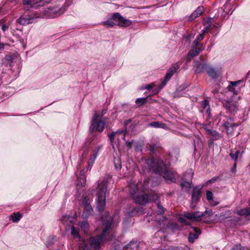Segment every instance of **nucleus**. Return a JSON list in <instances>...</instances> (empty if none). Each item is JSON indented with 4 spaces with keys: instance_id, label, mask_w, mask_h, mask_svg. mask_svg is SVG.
<instances>
[{
    "instance_id": "393cba45",
    "label": "nucleus",
    "mask_w": 250,
    "mask_h": 250,
    "mask_svg": "<svg viewBox=\"0 0 250 250\" xmlns=\"http://www.w3.org/2000/svg\"><path fill=\"white\" fill-rule=\"evenodd\" d=\"M207 72L208 75L212 78H217L218 76L217 72L214 70V69L210 67H208Z\"/></svg>"
},
{
    "instance_id": "6e6d98bb",
    "label": "nucleus",
    "mask_w": 250,
    "mask_h": 250,
    "mask_svg": "<svg viewBox=\"0 0 250 250\" xmlns=\"http://www.w3.org/2000/svg\"><path fill=\"white\" fill-rule=\"evenodd\" d=\"M126 145L129 148H131V143H130V142H126Z\"/></svg>"
},
{
    "instance_id": "1a4fd4ad",
    "label": "nucleus",
    "mask_w": 250,
    "mask_h": 250,
    "mask_svg": "<svg viewBox=\"0 0 250 250\" xmlns=\"http://www.w3.org/2000/svg\"><path fill=\"white\" fill-rule=\"evenodd\" d=\"M238 125L234 123L231 119L228 120L224 124V126L228 133L234 135H237V132H234V130L237 127Z\"/></svg>"
},
{
    "instance_id": "de8ad7c7",
    "label": "nucleus",
    "mask_w": 250,
    "mask_h": 250,
    "mask_svg": "<svg viewBox=\"0 0 250 250\" xmlns=\"http://www.w3.org/2000/svg\"><path fill=\"white\" fill-rule=\"evenodd\" d=\"M202 128L204 129L207 131V132H208V130H210L211 128H209L208 127V125L206 124H203L202 126Z\"/></svg>"
},
{
    "instance_id": "20e7f679",
    "label": "nucleus",
    "mask_w": 250,
    "mask_h": 250,
    "mask_svg": "<svg viewBox=\"0 0 250 250\" xmlns=\"http://www.w3.org/2000/svg\"><path fill=\"white\" fill-rule=\"evenodd\" d=\"M105 125L104 121H101L99 115L97 113H95L93 117L90 130L91 132L94 130L102 132L104 128Z\"/></svg>"
},
{
    "instance_id": "a18cd8bd",
    "label": "nucleus",
    "mask_w": 250,
    "mask_h": 250,
    "mask_svg": "<svg viewBox=\"0 0 250 250\" xmlns=\"http://www.w3.org/2000/svg\"><path fill=\"white\" fill-rule=\"evenodd\" d=\"M117 132H113L111 134H110L109 135V139L110 140V141L111 142H112L114 140V137H115V134H116Z\"/></svg>"
},
{
    "instance_id": "09e8293b",
    "label": "nucleus",
    "mask_w": 250,
    "mask_h": 250,
    "mask_svg": "<svg viewBox=\"0 0 250 250\" xmlns=\"http://www.w3.org/2000/svg\"><path fill=\"white\" fill-rule=\"evenodd\" d=\"M11 219L13 222H16V213L14 212L11 216Z\"/></svg>"
},
{
    "instance_id": "bb28decb",
    "label": "nucleus",
    "mask_w": 250,
    "mask_h": 250,
    "mask_svg": "<svg viewBox=\"0 0 250 250\" xmlns=\"http://www.w3.org/2000/svg\"><path fill=\"white\" fill-rule=\"evenodd\" d=\"M156 205H157V208H158V212L159 214H162L164 213L165 212V209L163 207V206L160 204V202H159V201L158 200V198L157 199V200L156 201H154Z\"/></svg>"
},
{
    "instance_id": "412c9836",
    "label": "nucleus",
    "mask_w": 250,
    "mask_h": 250,
    "mask_svg": "<svg viewBox=\"0 0 250 250\" xmlns=\"http://www.w3.org/2000/svg\"><path fill=\"white\" fill-rule=\"evenodd\" d=\"M238 214L245 216L247 219L250 220V210L248 208H243L238 211Z\"/></svg>"
},
{
    "instance_id": "49530a36",
    "label": "nucleus",
    "mask_w": 250,
    "mask_h": 250,
    "mask_svg": "<svg viewBox=\"0 0 250 250\" xmlns=\"http://www.w3.org/2000/svg\"><path fill=\"white\" fill-rule=\"evenodd\" d=\"M228 88L229 91L233 92L234 93L236 94V93H235V89H234L233 86L230 85L228 86Z\"/></svg>"
},
{
    "instance_id": "f03ea898",
    "label": "nucleus",
    "mask_w": 250,
    "mask_h": 250,
    "mask_svg": "<svg viewBox=\"0 0 250 250\" xmlns=\"http://www.w3.org/2000/svg\"><path fill=\"white\" fill-rule=\"evenodd\" d=\"M152 163L151 167L155 173L163 175V177L168 183L175 182L177 173L166 169V166L162 160H151Z\"/></svg>"
},
{
    "instance_id": "aec40b11",
    "label": "nucleus",
    "mask_w": 250,
    "mask_h": 250,
    "mask_svg": "<svg viewBox=\"0 0 250 250\" xmlns=\"http://www.w3.org/2000/svg\"><path fill=\"white\" fill-rule=\"evenodd\" d=\"M149 125L155 128H166V125L164 123L160 122H153L149 124Z\"/></svg>"
},
{
    "instance_id": "5fc2aeb1",
    "label": "nucleus",
    "mask_w": 250,
    "mask_h": 250,
    "mask_svg": "<svg viewBox=\"0 0 250 250\" xmlns=\"http://www.w3.org/2000/svg\"><path fill=\"white\" fill-rule=\"evenodd\" d=\"M179 220L182 223H186V220L184 218L180 217Z\"/></svg>"
},
{
    "instance_id": "39448f33",
    "label": "nucleus",
    "mask_w": 250,
    "mask_h": 250,
    "mask_svg": "<svg viewBox=\"0 0 250 250\" xmlns=\"http://www.w3.org/2000/svg\"><path fill=\"white\" fill-rule=\"evenodd\" d=\"M58 11V8L51 7L43 8L41 13L35 14L34 17L35 18H43L44 17H53Z\"/></svg>"
},
{
    "instance_id": "58836bf2",
    "label": "nucleus",
    "mask_w": 250,
    "mask_h": 250,
    "mask_svg": "<svg viewBox=\"0 0 250 250\" xmlns=\"http://www.w3.org/2000/svg\"><path fill=\"white\" fill-rule=\"evenodd\" d=\"M154 86V84L153 83H151L149 84L146 85L145 86H142V89H150L152 88Z\"/></svg>"
},
{
    "instance_id": "69168bd1",
    "label": "nucleus",
    "mask_w": 250,
    "mask_h": 250,
    "mask_svg": "<svg viewBox=\"0 0 250 250\" xmlns=\"http://www.w3.org/2000/svg\"><path fill=\"white\" fill-rule=\"evenodd\" d=\"M208 109H209V107H208V108L207 109V112H208Z\"/></svg>"
},
{
    "instance_id": "79ce46f5",
    "label": "nucleus",
    "mask_w": 250,
    "mask_h": 250,
    "mask_svg": "<svg viewBox=\"0 0 250 250\" xmlns=\"http://www.w3.org/2000/svg\"><path fill=\"white\" fill-rule=\"evenodd\" d=\"M202 214H205L204 216H210L212 215V212L211 210H206L204 212H201Z\"/></svg>"
},
{
    "instance_id": "ea45409f",
    "label": "nucleus",
    "mask_w": 250,
    "mask_h": 250,
    "mask_svg": "<svg viewBox=\"0 0 250 250\" xmlns=\"http://www.w3.org/2000/svg\"><path fill=\"white\" fill-rule=\"evenodd\" d=\"M156 145H154V144H150L149 145V150L154 153L155 151V149H156Z\"/></svg>"
},
{
    "instance_id": "0e129e2a",
    "label": "nucleus",
    "mask_w": 250,
    "mask_h": 250,
    "mask_svg": "<svg viewBox=\"0 0 250 250\" xmlns=\"http://www.w3.org/2000/svg\"><path fill=\"white\" fill-rule=\"evenodd\" d=\"M217 204H218V203H215V204H213V206H215V205H217Z\"/></svg>"
},
{
    "instance_id": "72a5a7b5",
    "label": "nucleus",
    "mask_w": 250,
    "mask_h": 250,
    "mask_svg": "<svg viewBox=\"0 0 250 250\" xmlns=\"http://www.w3.org/2000/svg\"><path fill=\"white\" fill-rule=\"evenodd\" d=\"M181 185L183 188L189 189L190 188L191 184L189 182L184 181L181 183Z\"/></svg>"
},
{
    "instance_id": "37998d69",
    "label": "nucleus",
    "mask_w": 250,
    "mask_h": 250,
    "mask_svg": "<svg viewBox=\"0 0 250 250\" xmlns=\"http://www.w3.org/2000/svg\"><path fill=\"white\" fill-rule=\"evenodd\" d=\"M96 158V154H94L92 156V157H91L90 158V159H89L88 163L90 164L91 165H93V164L94 163V162L95 161V160Z\"/></svg>"
},
{
    "instance_id": "6ab92c4d",
    "label": "nucleus",
    "mask_w": 250,
    "mask_h": 250,
    "mask_svg": "<svg viewBox=\"0 0 250 250\" xmlns=\"http://www.w3.org/2000/svg\"><path fill=\"white\" fill-rule=\"evenodd\" d=\"M204 12V8L202 6L198 7L197 9L193 12L189 17V20L193 21L199 16L201 15Z\"/></svg>"
},
{
    "instance_id": "e433bc0d",
    "label": "nucleus",
    "mask_w": 250,
    "mask_h": 250,
    "mask_svg": "<svg viewBox=\"0 0 250 250\" xmlns=\"http://www.w3.org/2000/svg\"><path fill=\"white\" fill-rule=\"evenodd\" d=\"M199 42L200 41L196 39L193 42L194 46L195 47V48H198L199 49H201L202 46V44L199 43Z\"/></svg>"
},
{
    "instance_id": "c03bdc74",
    "label": "nucleus",
    "mask_w": 250,
    "mask_h": 250,
    "mask_svg": "<svg viewBox=\"0 0 250 250\" xmlns=\"http://www.w3.org/2000/svg\"><path fill=\"white\" fill-rule=\"evenodd\" d=\"M209 106V104L208 101L204 100L202 103V106L203 108H206Z\"/></svg>"
},
{
    "instance_id": "4be33fe9",
    "label": "nucleus",
    "mask_w": 250,
    "mask_h": 250,
    "mask_svg": "<svg viewBox=\"0 0 250 250\" xmlns=\"http://www.w3.org/2000/svg\"><path fill=\"white\" fill-rule=\"evenodd\" d=\"M34 17L30 16L28 18H21L19 19V22L22 25H26L31 23L30 21L33 19Z\"/></svg>"
},
{
    "instance_id": "ddd939ff",
    "label": "nucleus",
    "mask_w": 250,
    "mask_h": 250,
    "mask_svg": "<svg viewBox=\"0 0 250 250\" xmlns=\"http://www.w3.org/2000/svg\"><path fill=\"white\" fill-rule=\"evenodd\" d=\"M204 214H202L201 212L199 211H196L192 213L186 212L184 213V216L192 221H196L200 219Z\"/></svg>"
},
{
    "instance_id": "c85d7f7f",
    "label": "nucleus",
    "mask_w": 250,
    "mask_h": 250,
    "mask_svg": "<svg viewBox=\"0 0 250 250\" xmlns=\"http://www.w3.org/2000/svg\"><path fill=\"white\" fill-rule=\"evenodd\" d=\"M201 49H199L198 48L193 49L189 52V55L193 57L196 56L199 54L201 51Z\"/></svg>"
},
{
    "instance_id": "6e6552de",
    "label": "nucleus",
    "mask_w": 250,
    "mask_h": 250,
    "mask_svg": "<svg viewBox=\"0 0 250 250\" xmlns=\"http://www.w3.org/2000/svg\"><path fill=\"white\" fill-rule=\"evenodd\" d=\"M113 19L118 26L127 27L132 24V21L124 18L118 13L113 14Z\"/></svg>"
},
{
    "instance_id": "13d9d810",
    "label": "nucleus",
    "mask_w": 250,
    "mask_h": 250,
    "mask_svg": "<svg viewBox=\"0 0 250 250\" xmlns=\"http://www.w3.org/2000/svg\"><path fill=\"white\" fill-rule=\"evenodd\" d=\"M6 59L11 62L12 60L13 59V58L11 56H6Z\"/></svg>"
},
{
    "instance_id": "7ed1b4c3",
    "label": "nucleus",
    "mask_w": 250,
    "mask_h": 250,
    "mask_svg": "<svg viewBox=\"0 0 250 250\" xmlns=\"http://www.w3.org/2000/svg\"><path fill=\"white\" fill-rule=\"evenodd\" d=\"M107 181L105 180L98 184L97 187V208L100 211H103L105 206V193Z\"/></svg>"
},
{
    "instance_id": "dca6fc26",
    "label": "nucleus",
    "mask_w": 250,
    "mask_h": 250,
    "mask_svg": "<svg viewBox=\"0 0 250 250\" xmlns=\"http://www.w3.org/2000/svg\"><path fill=\"white\" fill-rule=\"evenodd\" d=\"M93 209L91 206L87 203H85L84 205V210L83 213V217L84 218H87L92 214Z\"/></svg>"
},
{
    "instance_id": "2eb2a0df",
    "label": "nucleus",
    "mask_w": 250,
    "mask_h": 250,
    "mask_svg": "<svg viewBox=\"0 0 250 250\" xmlns=\"http://www.w3.org/2000/svg\"><path fill=\"white\" fill-rule=\"evenodd\" d=\"M61 220L64 225L69 226L71 228L72 226H73V224L76 221V217L75 215L73 216H63Z\"/></svg>"
},
{
    "instance_id": "3c124183",
    "label": "nucleus",
    "mask_w": 250,
    "mask_h": 250,
    "mask_svg": "<svg viewBox=\"0 0 250 250\" xmlns=\"http://www.w3.org/2000/svg\"><path fill=\"white\" fill-rule=\"evenodd\" d=\"M21 217V215L19 212H17V222L18 221Z\"/></svg>"
},
{
    "instance_id": "f257e3e1",
    "label": "nucleus",
    "mask_w": 250,
    "mask_h": 250,
    "mask_svg": "<svg viewBox=\"0 0 250 250\" xmlns=\"http://www.w3.org/2000/svg\"><path fill=\"white\" fill-rule=\"evenodd\" d=\"M103 221L104 223L103 224L104 228L103 229L102 234L99 236L96 239L91 237L88 243H87L85 240H82L79 244L80 250H89V243L90 246L95 250H98L100 248L101 243L103 241V237L107 235L111 230L112 221L111 218L108 217L106 221L103 219Z\"/></svg>"
},
{
    "instance_id": "a19ab883",
    "label": "nucleus",
    "mask_w": 250,
    "mask_h": 250,
    "mask_svg": "<svg viewBox=\"0 0 250 250\" xmlns=\"http://www.w3.org/2000/svg\"><path fill=\"white\" fill-rule=\"evenodd\" d=\"M206 30H203V32L202 33L199 34L197 37V40H199V41H201V40H202L204 38V34L205 33V32H206Z\"/></svg>"
},
{
    "instance_id": "c756f323",
    "label": "nucleus",
    "mask_w": 250,
    "mask_h": 250,
    "mask_svg": "<svg viewBox=\"0 0 250 250\" xmlns=\"http://www.w3.org/2000/svg\"><path fill=\"white\" fill-rule=\"evenodd\" d=\"M130 193L131 195H135L138 191V188L135 184H131L129 186Z\"/></svg>"
},
{
    "instance_id": "4d7b16f0",
    "label": "nucleus",
    "mask_w": 250,
    "mask_h": 250,
    "mask_svg": "<svg viewBox=\"0 0 250 250\" xmlns=\"http://www.w3.org/2000/svg\"><path fill=\"white\" fill-rule=\"evenodd\" d=\"M131 120H126L124 122V125H128L129 123H130L131 122Z\"/></svg>"
},
{
    "instance_id": "9d476101",
    "label": "nucleus",
    "mask_w": 250,
    "mask_h": 250,
    "mask_svg": "<svg viewBox=\"0 0 250 250\" xmlns=\"http://www.w3.org/2000/svg\"><path fill=\"white\" fill-rule=\"evenodd\" d=\"M23 4L30 5L32 6L38 7L43 6L50 2L49 0H22Z\"/></svg>"
},
{
    "instance_id": "603ef678",
    "label": "nucleus",
    "mask_w": 250,
    "mask_h": 250,
    "mask_svg": "<svg viewBox=\"0 0 250 250\" xmlns=\"http://www.w3.org/2000/svg\"><path fill=\"white\" fill-rule=\"evenodd\" d=\"M8 29V27L5 25V24H2V26H1V29L3 31H5V30H6L7 29Z\"/></svg>"
},
{
    "instance_id": "774afa93",
    "label": "nucleus",
    "mask_w": 250,
    "mask_h": 250,
    "mask_svg": "<svg viewBox=\"0 0 250 250\" xmlns=\"http://www.w3.org/2000/svg\"><path fill=\"white\" fill-rule=\"evenodd\" d=\"M249 205L250 206V203H249Z\"/></svg>"
},
{
    "instance_id": "0eeeda50",
    "label": "nucleus",
    "mask_w": 250,
    "mask_h": 250,
    "mask_svg": "<svg viewBox=\"0 0 250 250\" xmlns=\"http://www.w3.org/2000/svg\"><path fill=\"white\" fill-rule=\"evenodd\" d=\"M158 199L157 194L152 195H143L137 196L135 199V202L141 205H145L149 201H156Z\"/></svg>"
},
{
    "instance_id": "473e14b6",
    "label": "nucleus",
    "mask_w": 250,
    "mask_h": 250,
    "mask_svg": "<svg viewBox=\"0 0 250 250\" xmlns=\"http://www.w3.org/2000/svg\"><path fill=\"white\" fill-rule=\"evenodd\" d=\"M230 250H245V249L240 244H237L235 245Z\"/></svg>"
},
{
    "instance_id": "7c9ffc66",
    "label": "nucleus",
    "mask_w": 250,
    "mask_h": 250,
    "mask_svg": "<svg viewBox=\"0 0 250 250\" xmlns=\"http://www.w3.org/2000/svg\"><path fill=\"white\" fill-rule=\"evenodd\" d=\"M71 233L74 237L80 238L78 229L74 228V226H72Z\"/></svg>"
},
{
    "instance_id": "f704fd0d",
    "label": "nucleus",
    "mask_w": 250,
    "mask_h": 250,
    "mask_svg": "<svg viewBox=\"0 0 250 250\" xmlns=\"http://www.w3.org/2000/svg\"><path fill=\"white\" fill-rule=\"evenodd\" d=\"M240 153L239 151L236 150L235 151V153H233L232 152H231L230 154V155L232 159L236 160L238 157V155Z\"/></svg>"
},
{
    "instance_id": "338daca9",
    "label": "nucleus",
    "mask_w": 250,
    "mask_h": 250,
    "mask_svg": "<svg viewBox=\"0 0 250 250\" xmlns=\"http://www.w3.org/2000/svg\"><path fill=\"white\" fill-rule=\"evenodd\" d=\"M235 166H236V164H235L234 165V167H235Z\"/></svg>"
},
{
    "instance_id": "f3484780",
    "label": "nucleus",
    "mask_w": 250,
    "mask_h": 250,
    "mask_svg": "<svg viewBox=\"0 0 250 250\" xmlns=\"http://www.w3.org/2000/svg\"><path fill=\"white\" fill-rule=\"evenodd\" d=\"M193 229L194 232H190L188 237V241L190 243H193L194 241V240L196 239L198 237L199 235L201 233L200 230L196 228H193Z\"/></svg>"
},
{
    "instance_id": "a878e982",
    "label": "nucleus",
    "mask_w": 250,
    "mask_h": 250,
    "mask_svg": "<svg viewBox=\"0 0 250 250\" xmlns=\"http://www.w3.org/2000/svg\"><path fill=\"white\" fill-rule=\"evenodd\" d=\"M207 134L211 135L214 139H218L220 137L219 133L212 128L208 130Z\"/></svg>"
},
{
    "instance_id": "680f3d73",
    "label": "nucleus",
    "mask_w": 250,
    "mask_h": 250,
    "mask_svg": "<svg viewBox=\"0 0 250 250\" xmlns=\"http://www.w3.org/2000/svg\"><path fill=\"white\" fill-rule=\"evenodd\" d=\"M144 183L146 185L148 183V179H147L146 180L144 181Z\"/></svg>"
},
{
    "instance_id": "052dcab7",
    "label": "nucleus",
    "mask_w": 250,
    "mask_h": 250,
    "mask_svg": "<svg viewBox=\"0 0 250 250\" xmlns=\"http://www.w3.org/2000/svg\"><path fill=\"white\" fill-rule=\"evenodd\" d=\"M93 165H91L90 164H88V167H87V169H89V170H90L91 169V167H92V166Z\"/></svg>"
},
{
    "instance_id": "8fccbe9b",
    "label": "nucleus",
    "mask_w": 250,
    "mask_h": 250,
    "mask_svg": "<svg viewBox=\"0 0 250 250\" xmlns=\"http://www.w3.org/2000/svg\"><path fill=\"white\" fill-rule=\"evenodd\" d=\"M240 83L239 81H237V82H230V85L233 86L234 87L236 86L237 85L238 83Z\"/></svg>"
},
{
    "instance_id": "cd10ccee",
    "label": "nucleus",
    "mask_w": 250,
    "mask_h": 250,
    "mask_svg": "<svg viewBox=\"0 0 250 250\" xmlns=\"http://www.w3.org/2000/svg\"><path fill=\"white\" fill-rule=\"evenodd\" d=\"M147 98H138L136 100L135 103L139 106H141L147 103Z\"/></svg>"
},
{
    "instance_id": "2f4dec72",
    "label": "nucleus",
    "mask_w": 250,
    "mask_h": 250,
    "mask_svg": "<svg viewBox=\"0 0 250 250\" xmlns=\"http://www.w3.org/2000/svg\"><path fill=\"white\" fill-rule=\"evenodd\" d=\"M80 226L82 229H83L84 232H86L89 229V226L86 222H83L80 224Z\"/></svg>"
},
{
    "instance_id": "bf43d9fd",
    "label": "nucleus",
    "mask_w": 250,
    "mask_h": 250,
    "mask_svg": "<svg viewBox=\"0 0 250 250\" xmlns=\"http://www.w3.org/2000/svg\"><path fill=\"white\" fill-rule=\"evenodd\" d=\"M216 180V179L215 178H212L211 179H210V180H209L208 181V182H210V183H212L214 181H215Z\"/></svg>"
},
{
    "instance_id": "4c0bfd02",
    "label": "nucleus",
    "mask_w": 250,
    "mask_h": 250,
    "mask_svg": "<svg viewBox=\"0 0 250 250\" xmlns=\"http://www.w3.org/2000/svg\"><path fill=\"white\" fill-rule=\"evenodd\" d=\"M206 194H207V199L208 201L212 200V199H213V194H212V193L211 191H210L209 190H207V192H206Z\"/></svg>"
},
{
    "instance_id": "b1692460",
    "label": "nucleus",
    "mask_w": 250,
    "mask_h": 250,
    "mask_svg": "<svg viewBox=\"0 0 250 250\" xmlns=\"http://www.w3.org/2000/svg\"><path fill=\"white\" fill-rule=\"evenodd\" d=\"M137 245L136 243L130 242L124 248V250H137Z\"/></svg>"
},
{
    "instance_id": "423d86ee",
    "label": "nucleus",
    "mask_w": 250,
    "mask_h": 250,
    "mask_svg": "<svg viewBox=\"0 0 250 250\" xmlns=\"http://www.w3.org/2000/svg\"><path fill=\"white\" fill-rule=\"evenodd\" d=\"M181 64V62H177L173 64L167 70L165 79L162 83V87L166 84L167 82L171 78V77L178 70Z\"/></svg>"
},
{
    "instance_id": "5701e85b",
    "label": "nucleus",
    "mask_w": 250,
    "mask_h": 250,
    "mask_svg": "<svg viewBox=\"0 0 250 250\" xmlns=\"http://www.w3.org/2000/svg\"><path fill=\"white\" fill-rule=\"evenodd\" d=\"M102 23L104 25L106 26L107 27H113L115 25L117 24V23L113 20V17L107 21H103Z\"/></svg>"
},
{
    "instance_id": "a211bd4d",
    "label": "nucleus",
    "mask_w": 250,
    "mask_h": 250,
    "mask_svg": "<svg viewBox=\"0 0 250 250\" xmlns=\"http://www.w3.org/2000/svg\"><path fill=\"white\" fill-rule=\"evenodd\" d=\"M201 188L199 187H196L193 189L192 195V202H197L200 197L201 194Z\"/></svg>"
},
{
    "instance_id": "9b49d317",
    "label": "nucleus",
    "mask_w": 250,
    "mask_h": 250,
    "mask_svg": "<svg viewBox=\"0 0 250 250\" xmlns=\"http://www.w3.org/2000/svg\"><path fill=\"white\" fill-rule=\"evenodd\" d=\"M85 176L83 174H81L80 177L78 178V180L77 184V194L78 198L80 197L83 193V187L85 186Z\"/></svg>"
},
{
    "instance_id": "e2e57ef3",
    "label": "nucleus",
    "mask_w": 250,
    "mask_h": 250,
    "mask_svg": "<svg viewBox=\"0 0 250 250\" xmlns=\"http://www.w3.org/2000/svg\"><path fill=\"white\" fill-rule=\"evenodd\" d=\"M117 132H117H119V133H122L123 132V131H118V132Z\"/></svg>"
},
{
    "instance_id": "f8f14e48",
    "label": "nucleus",
    "mask_w": 250,
    "mask_h": 250,
    "mask_svg": "<svg viewBox=\"0 0 250 250\" xmlns=\"http://www.w3.org/2000/svg\"><path fill=\"white\" fill-rule=\"evenodd\" d=\"M200 61H195L194 62V67L196 68L195 72L197 73L207 70L208 68V65L206 63H203L202 58H200Z\"/></svg>"
},
{
    "instance_id": "4468645a",
    "label": "nucleus",
    "mask_w": 250,
    "mask_h": 250,
    "mask_svg": "<svg viewBox=\"0 0 250 250\" xmlns=\"http://www.w3.org/2000/svg\"><path fill=\"white\" fill-rule=\"evenodd\" d=\"M223 104L227 109L230 112L234 111L237 109V103L231 100H224L223 101Z\"/></svg>"
},
{
    "instance_id": "c9c22d12",
    "label": "nucleus",
    "mask_w": 250,
    "mask_h": 250,
    "mask_svg": "<svg viewBox=\"0 0 250 250\" xmlns=\"http://www.w3.org/2000/svg\"><path fill=\"white\" fill-rule=\"evenodd\" d=\"M115 167L117 169H120L121 168V163L120 159H118L114 161Z\"/></svg>"
},
{
    "instance_id": "864d4df0",
    "label": "nucleus",
    "mask_w": 250,
    "mask_h": 250,
    "mask_svg": "<svg viewBox=\"0 0 250 250\" xmlns=\"http://www.w3.org/2000/svg\"><path fill=\"white\" fill-rule=\"evenodd\" d=\"M192 58H193V57H191L190 55H189V53H188L187 58V62H190L191 61V59Z\"/></svg>"
}]
</instances>
